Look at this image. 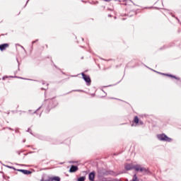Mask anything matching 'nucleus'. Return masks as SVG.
Segmentation results:
<instances>
[{"instance_id":"nucleus-12","label":"nucleus","mask_w":181,"mask_h":181,"mask_svg":"<svg viewBox=\"0 0 181 181\" xmlns=\"http://www.w3.org/2000/svg\"><path fill=\"white\" fill-rule=\"evenodd\" d=\"M84 180H86V177H81L78 180V181H84Z\"/></svg>"},{"instance_id":"nucleus-9","label":"nucleus","mask_w":181,"mask_h":181,"mask_svg":"<svg viewBox=\"0 0 181 181\" xmlns=\"http://www.w3.org/2000/svg\"><path fill=\"white\" fill-rule=\"evenodd\" d=\"M100 174L102 176H105L110 175V173L108 171H105V170H102Z\"/></svg>"},{"instance_id":"nucleus-3","label":"nucleus","mask_w":181,"mask_h":181,"mask_svg":"<svg viewBox=\"0 0 181 181\" xmlns=\"http://www.w3.org/2000/svg\"><path fill=\"white\" fill-rule=\"evenodd\" d=\"M78 170V167L77 165H71V167L70 168V170H69V172L70 173H74L75 172H77Z\"/></svg>"},{"instance_id":"nucleus-2","label":"nucleus","mask_w":181,"mask_h":181,"mask_svg":"<svg viewBox=\"0 0 181 181\" xmlns=\"http://www.w3.org/2000/svg\"><path fill=\"white\" fill-rule=\"evenodd\" d=\"M157 137L159 141H165V142H170L172 141V139L166 136L165 134H158Z\"/></svg>"},{"instance_id":"nucleus-11","label":"nucleus","mask_w":181,"mask_h":181,"mask_svg":"<svg viewBox=\"0 0 181 181\" xmlns=\"http://www.w3.org/2000/svg\"><path fill=\"white\" fill-rule=\"evenodd\" d=\"M134 122L135 124H139V119L138 118V117H134Z\"/></svg>"},{"instance_id":"nucleus-1","label":"nucleus","mask_w":181,"mask_h":181,"mask_svg":"<svg viewBox=\"0 0 181 181\" xmlns=\"http://www.w3.org/2000/svg\"><path fill=\"white\" fill-rule=\"evenodd\" d=\"M124 169H126V170H132L134 169L136 172L140 171L144 173H147V169L141 167L140 165L126 164L124 165Z\"/></svg>"},{"instance_id":"nucleus-13","label":"nucleus","mask_w":181,"mask_h":181,"mask_svg":"<svg viewBox=\"0 0 181 181\" xmlns=\"http://www.w3.org/2000/svg\"><path fill=\"white\" fill-rule=\"evenodd\" d=\"M139 124H140L141 125H142V124H144V122H139Z\"/></svg>"},{"instance_id":"nucleus-16","label":"nucleus","mask_w":181,"mask_h":181,"mask_svg":"<svg viewBox=\"0 0 181 181\" xmlns=\"http://www.w3.org/2000/svg\"><path fill=\"white\" fill-rule=\"evenodd\" d=\"M3 80H5V77H3Z\"/></svg>"},{"instance_id":"nucleus-7","label":"nucleus","mask_w":181,"mask_h":181,"mask_svg":"<svg viewBox=\"0 0 181 181\" xmlns=\"http://www.w3.org/2000/svg\"><path fill=\"white\" fill-rule=\"evenodd\" d=\"M83 78L86 81V83H90L91 81V79H90V76H87L84 75V74H82Z\"/></svg>"},{"instance_id":"nucleus-5","label":"nucleus","mask_w":181,"mask_h":181,"mask_svg":"<svg viewBox=\"0 0 181 181\" xmlns=\"http://www.w3.org/2000/svg\"><path fill=\"white\" fill-rule=\"evenodd\" d=\"M47 181H61V177L54 176L52 177H49Z\"/></svg>"},{"instance_id":"nucleus-6","label":"nucleus","mask_w":181,"mask_h":181,"mask_svg":"<svg viewBox=\"0 0 181 181\" xmlns=\"http://www.w3.org/2000/svg\"><path fill=\"white\" fill-rule=\"evenodd\" d=\"M6 47H9L8 44L0 45V50H1V52H3V50H5V49H6Z\"/></svg>"},{"instance_id":"nucleus-15","label":"nucleus","mask_w":181,"mask_h":181,"mask_svg":"<svg viewBox=\"0 0 181 181\" xmlns=\"http://www.w3.org/2000/svg\"><path fill=\"white\" fill-rule=\"evenodd\" d=\"M70 163H75V162L71 161V162H70Z\"/></svg>"},{"instance_id":"nucleus-4","label":"nucleus","mask_w":181,"mask_h":181,"mask_svg":"<svg viewBox=\"0 0 181 181\" xmlns=\"http://www.w3.org/2000/svg\"><path fill=\"white\" fill-rule=\"evenodd\" d=\"M17 171L18 172H21L22 173H23V175H30V173H32L31 171L28 170H17Z\"/></svg>"},{"instance_id":"nucleus-8","label":"nucleus","mask_w":181,"mask_h":181,"mask_svg":"<svg viewBox=\"0 0 181 181\" xmlns=\"http://www.w3.org/2000/svg\"><path fill=\"white\" fill-rule=\"evenodd\" d=\"M94 178H95V173H90L89 174V180L94 181Z\"/></svg>"},{"instance_id":"nucleus-14","label":"nucleus","mask_w":181,"mask_h":181,"mask_svg":"<svg viewBox=\"0 0 181 181\" xmlns=\"http://www.w3.org/2000/svg\"><path fill=\"white\" fill-rule=\"evenodd\" d=\"M106 2H110L111 0H105Z\"/></svg>"},{"instance_id":"nucleus-10","label":"nucleus","mask_w":181,"mask_h":181,"mask_svg":"<svg viewBox=\"0 0 181 181\" xmlns=\"http://www.w3.org/2000/svg\"><path fill=\"white\" fill-rule=\"evenodd\" d=\"M131 181H139V179L138 177L136 176V174H135L134 175H133V178L132 179Z\"/></svg>"}]
</instances>
